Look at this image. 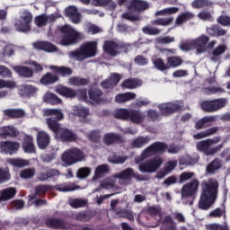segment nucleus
I'll use <instances>...</instances> for the list:
<instances>
[{
    "mask_svg": "<svg viewBox=\"0 0 230 230\" xmlns=\"http://www.w3.org/2000/svg\"><path fill=\"white\" fill-rule=\"evenodd\" d=\"M218 181L208 179L201 183V194L198 202L199 209L208 211L218 199Z\"/></svg>",
    "mask_w": 230,
    "mask_h": 230,
    "instance_id": "nucleus-1",
    "label": "nucleus"
},
{
    "mask_svg": "<svg viewBox=\"0 0 230 230\" xmlns=\"http://www.w3.org/2000/svg\"><path fill=\"white\" fill-rule=\"evenodd\" d=\"M98 55V43L96 41H86L79 49L68 52L69 58H75L78 62H84L87 58H93Z\"/></svg>",
    "mask_w": 230,
    "mask_h": 230,
    "instance_id": "nucleus-2",
    "label": "nucleus"
},
{
    "mask_svg": "<svg viewBox=\"0 0 230 230\" xmlns=\"http://www.w3.org/2000/svg\"><path fill=\"white\" fill-rule=\"evenodd\" d=\"M220 141H222L221 137H216L215 138L202 140L197 144V150H199V152L204 153V155L207 156L217 155V154H218V152H220V150L224 148V142L214 147L211 146H213V145L220 143Z\"/></svg>",
    "mask_w": 230,
    "mask_h": 230,
    "instance_id": "nucleus-3",
    "label": "nucleus"
},
{
    "mask_svg": "<svg viewBox=\"0 0 230 230\" xmlns=\"http://www.w3.org/2000/svg\"><path fill=\"white\" fill-rule=\"evenodd\" d=\"M63 37L60 40L61 46H75L82 40V34L69 25H63L59 28Z\"/></svg>",
    "mask_w": 230,
    "mask_h": 230,
    "instance_id": "nucleus-4",
    "label": "nucleus"
},
{
    "mask_svg": "<svg viewBox=\"0 0 230 230\" xmlns=\"http://www.w3.org/2000/svg\"><path fill=\"white\" fill-rule=\"evenodd\" d=\"M45 114L46 116H52L47 119V125L49 130H51L57 136L62 128L58 121L64 119V113H62V111L58 109H49L45 111Z\"/></svg>",
    "mask_w": 230,
    "mask_h": 230,
    "instance_id": "nucleus-5",
    "label": "nucleus"
},
{
    "mask_svg": "<svg viewBox=\"0 0 230 230\" xmlns=\"http://www.w3.org/2000/svg\"><path fill=\"white\" fill-rule=\"evenodd\" d=\"M168 148V144L164 142H154L149 146H147L141 154L142 159H148L154 155H163Z\"/></svg>",
    "mask_w": 230,
    "mask_h": 230,
    "instance_id": "nucleus-6",
    "label": "nucleus"
},
{
    "mask_svg": "<svg viewBox=\"0 0 230 230\" xmlns=\"http://www.w3.org/2000/svg\"><path fill=\"white\" fill-rule=\"evenodd\" d=\"M162 164H163V158L161 156H155L154 158H151L142 163L138 166V170L142 173H154L155 172H157L159 168H161Z\"/></svg>",
    "mask_w": 230,
    "mask_h": 230,
    "instance_id": "nucleus-7",
    "label": "nucleus"
},
{
    "mask_svg": "<svg viewBox=\"0 0 230 230\" xmlns=\"http://www.w3.org/2000/svg\"><path fill=\"white\" fill-rule=\"evenodd\" d=\"M227 105V99L219 98L212 101H203L200 104L202 111L205 112H217Z\"/></svg>",
    "mask_w": 230,
    "mask_h": 230,
    "instance_id": "nucleus-8",
    "label": "nucleus"
},
{
    "mask_svg": "<svg viewBox=\"0 0 230 230\" xmlns=\"http://www.w3.org/2000/svg\"><path fill=\"white\" fill-rule=\"evenodd\" d=\"M116 177L120 181H132V179H136V181H148V176L139 174V172L134 171V169L130 167L124 169L120 172L117 173Z\"/></svg>",
    "mask_w": 230,
    "mask_h": 230,
    "instance_id": "nucleus-9",
    "label": "nucleus"
},
{
    "mask_svg": "<svg viewBox=\"0 0 230 230\" xmlns=\"http://www.w3.org/2000/svg\"><path fill=\"white\" fill-rule=\"evenodd\" d=\"M199 186L200 182L198 179H192L190 182L181 187V199L193 198L199 193Z\"/></svg>",
    "mask_w": 230,
    "mask_h": 230,
    "instance_id": "nucleus-10",
    "label": "nucleus"
},
{
    "mask_svg": "<svg viewBox=\"0 0 230 230\" xmlns=\"http://www.w3.org/2000/svg\"><path fill=\"white\" fill-rule=\"evenodd\" d=\"M158 109L162 116H172V114H175V112L181 111V109H182V106H181V102H179V101H175L172 102H164L159 104Z\"/></svg>",
    "mask_w": 230,
    "mask_h": 230,
    "instance_id": "nucleus-11",
    "label": "nucleus"
},
{
    "mask_svg": "<svg viewBox=\"0 0 230 230\" xmlns=\"http://www.w3.org/2000/svg\"><path fill=\"white\" fill-rule=\"evenodd\" d=\"M45 226L49 229L67 230L71 228V224L60 217H48L45 219Z\"/></svg>",
    "mask_w": 230,
    "mask_h": 230,
    "instance_id": "nucleus-12",
    "label": "nucleus"
},
{
    "mask_svg": "<svg viewBox=\"0 0 230 230\" xmlns=\"http://www.w3.org/2000/svg\"><path fill=\"white\" fill-rule=\"evenodd\" d=\"M56 137L58 139H59V141H62V143H74L76 141V139H78V136H76L73 130L67 128H61Z\"/></svg>",
    "mask_w": 230,
    "mask_h": 230,
    "instance_id": "nucleus-13",
    "label": "nucleus"
},
{
    "mask_svg": "<svg viewBox=\"0 0 230 230\" xmlns=\"http://www.w3.org/2000/svg\"><path fill=\"white\" fill-rule=\"evenodd\" d=\"M21 148V144L19 142L13 141H4L0 142V150L4 154H9V155H13V154H17Z\"/></svg>",
    "mask_w": 230,
    "mask_h": 230,
    "instance_id": "nucleus-14",
    "label": "nucleus"
},
{
    "mask_svg": "<svg viewBox=\"0 0 230 230\" xmlns=\"http://www.w3.org/2000/svg\"><path fill=\"white\" fill-rule=\"evenodd\" d=\"M37 146L40 150H46L48 146H49V143H51V137L49 134L45 131H39L37 133Z\"/></svg>",
    "mask_w": 230,
    "mask_h": 230,
    "instance_id": "nucleus-15",
    "label": "nucleus"
},
{
    "mask_svg": "<svg viewBox=\"0 0 230 230\" xmlns=\"http://www.w3.org/2000/svg\"><path fill=\"white\" fill-rule=\"evenodd\" d=\"M209 42V36L201 35L192 41L194 48H196L198 53H205L208 51V46Z\"/></svg>",
    "mask_w": 230,
    "mask_h": 230,
    "instance_id": "nucleus-16",
    "label": "nucleus"
},
{
    "mask_svg": "<svg viewBox=\"0 0 230 230\" xmlns=\"http://www.w3.org/2000/svg\"><path fill=\"white\" fill-rule=\"evenodd\" d=\"M22 148L25 154H36L37 148L35 147V143L33 142V137L26 135L22 142Z\"/></svg>",
    "mask_w": 230,
    "mask_h": 230,
    "instance_id": "nucleus-17",
    "label": "nucleus"
},
{
    "mask_svg": "<svg viewBox=\"0 0 230 230\" xmlns=\"http://www.w3.org/2000/svg\"><path fill=\"white\" fill-rule=\"evenodd\" d=\"M102 141L106 146H111L115 145V143H123V137L114 132L106 133L102 137Z\"/></svg>",
    "mask_w": 230,
    "mask_h": 230,
    "instance_id": "nucleus-18",
    "label": "nucleus"
},
{
    "mask_svg": "<svg viewBox=\"0 0 230 230\" xmlns=\"http://www.w3.org/2000/svg\"><path fill=\"white\" fill-rule=\"evenodd\" d=\"M206 31L209 37H215L216 39H218V37H224V35L227 33V31L220 27L218 24H213L207 27Z\"/></svg>",
    "mask_w": 230,
    "mask_h": 230,
    "instance_id": "nucleus-19",
    "label": "nucleus"
},
{
    "mask_svg": "<svg viewBox=\"0 0 230 230\" xmlns=\"http://www.w3.org/2000/svg\"><path fill=\"white\" fill-rule=\"evenodd\" d=\"M128 119L135 125H141L145 121V114L139 110H129Z\"/></svg>",
    "mask_w": 230,
    "mask_h": 230,
    "instance_id": "nucleus-20",
    "label": "nucleus"
},
{
    "mask_svg": "<svg viewBox=\"0 0 230 230\" xmlns=\"http://www.w3.org/2000/svg\"><path fill=\"white\" fill-rule=\"evenodd\" d=\"M51 190V185H37L34 190V194L29 196V200L31 202L37 197H46V193Z\"/></svg>",
    "mask_w": 230,
    "mask_h": 230,
    "instance_id": "nucleus-21",
    "label": "nucleus"
},
{
    "mask_svg": "<svg viewBox=\"0 0 230 230\" xmlns=\"http://www.w3.org/2000/svg\"><path fill=\"white\" fill-rule=\"evenodd\" d=\"M65 15L66 17H69L74 24H78L82 21L78 9L73 5L65 9Z\"/></svg>",
    "mask_w": 230,
    "mask_h": 230,
    "instance_id": "nucleus-22",
    "label": "nucleus"
},
{
    "mask_svg": "<svg viewBox=\"0 0 230 230\" xmlns=\"http://www.w3.org/2000/svg\"><path fill=\"white\" fill-rule=\"evenodd\" d=\"M224 166L222 160L218 157H216L212 162H210L206 167V172L208 175H215L218 170Z\"/></svg>",
    "mask_w": 230,
    "mask_h": 230,
    "instance_id": "nucleus-23",
    "label": "nucleus"
},
{
    "mask_svg": "<svg viewBox=\"0 0 230 230\" xmlns=\"http://www.w3.org/2000/svg\"><path fill=\"white\" fill-rule=\"evenodd\" d=\"M118 49H119V44L113 40H107L104 42L103 50L111 57H116L118 55Z\"/></svg>",
    "mask_w": 230,
    "mask_h": 230,
    "instance_id": "nucleus-24",
    "label": "nucleus"
},
{
    "mask_svg": "<svg viewBox=\"0 0 230 230\" xmlns=\"http://www.w3.org/2000/svg\"><path fill=\"white\" fill-rule=\"evenodd\" d=\"M49 68L53 71V73H55V75H58V76H62L63 78L71 76V75H73V69L68 66H50Z\"/></svg>",
    "mask_w": 230,
    "mask_h": 230,
    "instance_id": "nucleus-25",
    "label": "nucleus"
},
{
    "mask_svg": "<svg viewBox=\"0 0 230 230\" xmlns=\"http://www.w3.org/2000/svg\"><path fill=\"white\" fill-rule=\"evenodd\" d=\"M17 137L19 131L13 126H4L0 128V137L6 139L7 137Z\"/></svg>",
    "mask_w": 230,
    "mask_h": 230,
    "instance_id": "nucleus-26",
    "label": "nucleus"
},
{
    "mask_svg": "<svg viewBox=\"0 0 230 230\" xmlns=\"http://www.w3.org/2000/svg\"><path fill=\"white\" fill-rule=\"evenodd\" d=\"M34 47L36 49H41L47 53H53V51H57V47L49 41H38L34 43Z\"/></svg>",
    "mask_w": 230,
    "mask_h": 230,
    "instance_id": "nucleus-27",
    "label": "nucleus"
},
{
    "mask_svg": "<svg viewBox=\"0 0 230 230\" xmlns=\"http://www.w3.org/2000/svg\"><path fill=\"white\" fill-rule=\"evenodd\" d=\"M88 96L92 100V102H94V103H102L103 102V92L101 89L98 88H92L88 91Z\"/></svg>",
    "mask_w": 230,
    "mask_h": 230,
    "instance_id": "nucleus-28",
    "label": "nucleus"
},
{
    "mask_svg": "<svg viewBox=\"0 0 230 230\" xmlns=\"http://www.w3.org/2000/svg\"><path fill=\"white\" fill-rule=\"evenodd\" d=\"M60 78H58V75L52 74V73H46L40 80V83L42 85H51L52 84H57Z\"/></svg>",
    "mask_w": 230,
    "mask_h": 230,
    "instance_id": "nucleus-29",
    "label": "nucleus"
},
{
    "mask_svg": "<svg viewBox=\"0 0 230 230\" xmlns=\"http://www.w3.org/2000/svg\"><path fill=\"white\" fill-rule=\"evenodd\" d=\"M57 93L65 98H76V91L73 90L70 87L60 85L57 88Z\"/></svg>",
    "mask_w": 230,
    "mask_h": 230,
    "instance_id": "nucleus-30",
    "label": "nucleus"
},
{
    "mask_svg": "<svg viewBox=\"0 0 230 230\" xmlns=\"http://www.w3.org/2000/svg\"><path fill=\"white\" fill-rule=\"evenodd\" d=\"M16 194H17V190H15V188H13V187H9V188L4 189L1 191L0 202H4L6 200H10V199H13Z\"/></svg>",
    "mask_w": 230,
    "mask_h": 230,
    "instance_id": "nucleus-31",
    "label": "nucleus"
},
{
    "mask_svg": "<svg viewBox=\"0 0 230 230\" xmlns=\"http://www.w3.org/2000/svg\"><path fill=\"white\" fill-rule=\"evenodd\" d=\"M217 119H218V117L217 115L205 116L198 122H196L195 127L198 130H200V128H204V127H206L208 123H215Z\"/></svg>",
    "mask_w": 230,
    "mask_h": 230,
    "instance_id": "nucleus-32",
    "label": "nucleus"
},
{
    "mask_svg": "<svg viewBox=\"0 0 230 230\" xmlns=\"http://www.w3.org/2000/svg\"><path fill=\"white\" fill-rule=\"evenodd\" d=\"M4 114L11 119H17L19 118H23L24 111L21 109H7L4 111Z\"/></svg>",
    "mask_w": 230,
    "mask_h": 230,
    "instance_id": "nucleus-33",
    "label": "nucleus"
},
{
    "mask_svg": "<svg viewBox=\"0 0 230 230\" xmlns=\"http://www.w3.org/2000/svg\"><path fill=\"white\" fill-rule=\"evenodd\" d=\"M136 99V93L132 92H127L124 93H119L115 97V102L117 103H127V102H130V100Z\"/></svg>",
    "mask_w": 230,
    "mask_h": 230,
    "instance_id": "nucleus-34",
    "label": "nucleus"
},
{
    "mask_svg": "<svg viewBox=\"0 0 230 230\" xmlns=\"http://www.w3.org/2000/svg\"><path fill=\"white\" fill-rule=\"evenodd\" d=\"M14 70L23 78H33V70L28 66H18L14 67Z\"/></svg>",
    "mask_w": 230,
    "mask_h": 230,
    "instance_id": "nucleus-35",
    "label": "nucleus"
},
{
    "mask_svg": "<svg viewBox=\"0 0 230 230\" xmlns=\"http://www.w3.org/2000/svg\"><path fill=\"white\" fill-rule=\"evenodd\" d=\"M220 128L218 127H212L205 131H201L194 136L195 139H204V137H209V136H213L218 132Z\"/></svg>",
    "mask_w": 230,
    "mask_h": 230,
    "instance_id": "nucleus-36",
    "label": "nucleus"
},
{
    "mask_svg": "<svg viewBox=\"0 0 230 230\" xmlns=\"http://www.w3.org/2000/svg\"><path fill=\"white\" fill-rule=\"evenodd\" d=\"M151 139L152 138L149 136L138 137L132 141L131 145L133 148H143V146H146V145H148L150 143Z\"/></svg>",
    "mask_w": 230,
    "mask_h": 230,
    "instance_id": "nucleus-37",
    "label": "nucleus"
},
{
    "mask_svg": "<svg viewBox=\"0 0 230 230\" xmlns=\"http://www.w3.org/2000/svg\"><path fill=\"white\" fill-rule=\"evenodd\" d=\"M68 84H70V85H75V87L89 85V79L80 76H72L68 79Z\"/></svg>",
    "mask_w": 230,
    "mask_h": 230,
    "instance_id": "nucleus-38",
    "label": "nucleus"
},
{
    "mask_svg": "<svg viewBox=\"0 0 230 230\" xmlns=\"http://www.w3.org/2000/svg\"><path fill=\"white\" fill-rule=\"evenodd\" d=\"M226 49H227V47H226V45L217 46L212 51V57L210 58V60H213V62H218V60H220V55H224L226 53Z\"/></svg>",
    "mask_w": 230,
    "mask_h": 230,
    "instance_id": "nucleus-39",
    "label": "nucleus"
},
{
    "mask_svg": "<svg viewBox=\"0 0 230 230\" xmlns=\"http://www.w3.org/2000/svg\"><path fill=\"white\" fill-rule=\"evenodd\" d=\"M14 28H15L16 31H20L21 33H26V32L31 31V25L27 24L21 19L15 21Z\"/></svg>",
    "mask_w": 230,
    "mask_h": 230,
    "instance_id": "nucleus-40",
    "label": "nucleus"
},
{
    "mask_svg": "<svg viewBox=\"0 0 230 230\" xmlns=\"http://www.w3.org/2000/svg\"><path fill=\"white\" fill-rule=\"evenodd\" d=\"M130 5L137 10V12H145V10H148V8H150V4L143 0H133L130 3Z\"/></svg>",
    "mask_w": 230,
    "mask_h": 230,
    "instance_id": "nucleus-41",
    "label": "nucleus"
},
{
    "mask_svg": "<svg viewBox=\"0 0 230 230\" xmlns=\"http://www.w3.org/2000/svg\"><path fill=\"white\" fill-rule=\"evenodd\" d=\"M195 14L193 13L185 12L180 14L175 21V23L177 26H181V24H184V22H188V21H191V19H194Z\"/></svg>",
    "mask_w": 230,
    "mask_h": 230,
    "instance_id": "nucleus-42",
    "label": "nucleus"
},
{
    "mask_svg": "<svg viewBox=\"0 0 230 230\" xmlns=\"http://www.w3.org/2000/svg\"><path fill=\"white\" fill-rule=\"evenodd\" d=\"M182 62H184V60H182L179 56H171L167 58V66L169 69H172V67L175 68L182 66Z\"/></svg>",
    "mask_w": 230,
    "mask_h": 230,
    "instance_id": "nucleus-43",
    "label": "nucleus"
},
{
    "mask_svg": "<svg viewBox=\"0 0 230 230\" xmlns=\"http://www.w3.org/2000/svg\"><path fill=\"white\" fill-rule=\"evenodd\" d=\"M44 102L49 103V105H60V103H62V99L57 96V94L49 93L44 96Z\"/></svg>",
    "mask_w": 230,
    "mask_h": 230,
    "instance_id": "nucleus-44",
    "label": "nucleus"
},
{
    "mask_svg": "<svg viewBox=\"0 0 230 230\" xmlns=\"http://www.w3.org/2000/svg\"><path fill=\"white\" fill-rule=\"evenodd\" d=\"M72 154L73 152L70 148L64 152L62 155V161L63 163H65V164H66V166H72V164H76V162Z\"/></svg>",
    "mask_w": 230,
    "mask_h": 230,
    "instance_id": "nucleus-45",
    "label": "nucleus"
},
{
    "mask_svg": "<svg viewBox=\"0 0 230 230\" xmlns=\"http://www.w3.org/2000/svg\"><path fill=\"white\" fill-rule=\"evenodd\" d=\"M109 165L107 164H101L97 166V168L94 171V176L93 180L96 181L98 179H102L105 173H109Z\"/></svg>",
    "mask_w": 230,
    "mask_h": 230,
    "instance_id": "nucleus-46",
    "label": "nucleus"
},
{
    "mask_svg": "<svg viewBox=\"0 0 230 230\" xmlns=\"http://www.w3.org/2000/svg\"><path fill=\"white\" fill-rule=\"evenodd\" d=\"M87 138L91 143L99 145L102 141V131L100 129L92 130L87 134Z\"/></svg>",
    "mask_w": 230,
    "mask_h": 230,
    "instance_id": "nucleus-47",
    "label": "nucleus"
},
{
    "mask_svg": "<svg viewBox=\"0 0 230 230\" xmlns=\"http://www.w3.org/2000/svg\"><path fill=\"white\" fill-rule=\"evenodd\" d=\"M163 224L165 226L164 230H177V223L173 221V217L171 215L164 217Z\"/></svg>",
    "mask_w": 230,
    "mask_h": 230,
    "instance_id": "nucleus-48",
    "label": "nucleus"
},
{
    "mask_svg": "<svg viewBox=\"0 0 230 230\" xmlns=\"http://www.w3.org/2000/svg\"><path fill=\"white\" fill-rule=\"evenodd\" d=\"M173 22V17L169 18H158L151 21L152 26H170Z\"/></svg>",
    "mask_w": 230,
    "mask_h": 230,
    "instance_id": "nucleus-49",
    "label": "nucleus"
},
{
    "mask_svg": "<svg viewBox=\"0 0 230 230\" xmlns=\"http://www.w3.org/2000/svg\"><path fill=\"white\" fill-rule=\"evenodd\" d=\"M130 112V110L127 109H118L114 112V118L116 119H123L124 121L128 120V114Z\"/></svg>",
    "mask_w": 230,
    "mask_h": 230,
    "instance_id": "nucleus-50",
    "label": "nucleus"
},
{
    "mask_svg": "<svg viewBox=\"0 0 230 230\" xmlns=\"http://www.w3.org/2000/svg\"><path fill=\"white\" fill-rule=\"evenodd\" d=\"M93 217L94 215L90 211H82L75 216V220L77 222H89Z\"/></svg>",
    "mask_w": 230,
    "mask_h": 230,
    "instance_id": "nucleus-51",
    "label": "nucleus"
},
{
    "mask_svg": "<svg viewBox=\"0 0 230 230\" xmlns=\"http://www.w3.org/2000/svg\"><path fill=\"white\" fill-rule=\"evenodd\" d=\"M153 64L158 71H168L170 69V66H168V63H165L164 60L161 58H157L155 60H153Z\"/></svg>",
    "mask_w": 230,
    "mask_h": 230,
    "instance_id": "nucleus-52",
    "label": "nucleus"
},
{
    "mask_svg": "<svg viewBox=\"0 0 230 230\" xmlns=\"http://www.w3.org/2000/svg\"><path fill=\"white\" fill-rule=\"evenodd\" d=\"M137 85H141V80L139 79H127L122 83L124 89H136Z\"/></svg>",
    "mask_w": 230,
    "mask_h": 230,
    "instance_id": "nucleus-53",
    "label": "nucleus"
},
{
    "mask_svg": "<svg viewBox=\"0 0 230 230\" xmlns=\"http://www.w3.org/2000/svg\"><path fill=\"white\" fill-rule=\"evenodd\" d=\"M35 87L33 85H24L22 86L19 94L20 96H23L24 98H30L31 94H34Z\"/></svg>",
    "mask_w": 230,
    "mask_h": 230,
    "instance_id": "nucleus-54",
    "label": "nucleus"
},
{
    "mask_svg": "<svg viewBox=\"0 0 230 230\" xmlns=\"http://www.w3.org/2000/svg\"><path fill=\"white\" fill-rule=\"evenodd\" d=\"M7 163L16 168H24V166H28V161L21 158H10Z\"/></svg>",
    "mask_w": 230,
    "mask_h": 230,
    "instance_id": "nucleus-55",
    "label": "nucleus"
},
{
    "mask_svg": "<svg viewBox=\"0 0 230 230\" xmlns=\"http://www.w3.org/2000/svg\"><path fill=\"white\" fill-rule=\"evenodd\" d=\"M191 6L195 9L206 8V6H213V2L209 0H194L191 3Z\"/></svg>",
    "mask_w": 230,
    "mask_h": 230,
    "instance_id": "nucleus-56",
    "label": "nucleus"
},
{
    "mask_svg": "<svg viewBox=\"0 0 230 230\" xmlns=\"http://www.w3.org/2000/svg\"><path fill=\"white\" fill-rule=\"evenodd\" d=\"M142 31L143 33H145V35H152V36L159 35L161 33V30L159 28L152 27L150 25H146L143 27Z\"/></svg>",
    "mask_w": 230,
    "mask_h": 230,
    "instance_id": "nucleus-57",
    "label": "nucleus"
},
{
    "mask_svg": "<svg viewBox=\"0 0 230 230\" xmlns=\"http://www.w3.org/2000/svg\"><path fill=\"white\" fill-rule=\"evenodd\" d=\"M116 215L121 218H127L128 220H130V222H134V214H132V211L128 209H119L116 212Z\"/></svg>",
    "mask_w": 230,
    "mask_h": 230,
    "instance_id": "nucleus-58",
    "label": "nucleus"
},
{
    "mask_svg": "<svg viewBox=\"0 0 230 230\" xmlns=\"http://www.w3.org/2000/svg\"><path fill=\"white\" fill-rule=\"evenodd\" d=\"M72 150V155L75 161V163H80V161H84L85 155H84V151L80 150L76 147L70 148Z\"/></svg>",
    "mask_w": 230,
    "mask_h": 230,
    "instance_id": "nucleus-59",
    "label": "nucleus"
},
{
    "mask_svg": "<svg viewBox=\"0 0 230 230\" xmlns=\"http://www.w3.org/2000/svg\"><path fill=\"white\" fill-rule=\"evenodd\" d=\"M35 176V169L27 168L20 172L21 179H32Z\"/></svg>",
    "mask_w": 230,
    "mask_h": 230,
    "instance_id": "nucleus-60",
    "label": "nucleus"
},
{
    "mask_svg": "<svg viewBox=\"0 0 230 230\" xmlns=\"http://www.w3.org/2000/svg\"><path fill=\"white\" fill-rule=\"evenodd\" d=\"M17 83L14 81L0 79V89H15Z\"/></svg>",
    "mask_w": 230,
    "mask_h": 230,
    "instance_id": "nucleus-61",
    "label": "nucleus"
},
{
    "mask_svg": "<svg viewBox=\"0 0 230 230\" xmlns=\"http://www.w3.org/2000/svg\"><path fill=\"white\" fill-rule=\"evenodd\" d=\"M195 177V172H183L181 173L178 183L182 184V182H186V181H190V179H193Z\"/></svg>",
    "mask_w": 230,
    "mask_h": 230,
    "instance_id": "nucleus-62",
    "label": "nucleus"
},
{
    "mask_svg": "<svg viewBox=\"0 0 230 230\" xmlns=\"http://www.w3.org/2000/svg\"><path fill=\"white\" fill-rule=\"evenodd\" d=\"M35 24L39 28H42V26H46L48 24V16L46 14H41L35 17Z\"/></svg>",
    "mask_w": 230,
    "mask_h": 230,
    "instance_id": "nucleus-63",
    "label": "nucleus"
},
{
    "mask_svg": "<svg viewBox=\"0 0 230 230\" xmlns=\"http://www.w3.org/2000/svg\"><path fill=\"white\" fill-rule=\"evenodd\" d=\"M217 22L221 26H230V16L222 14L217 19Z\"/></svg>",
    "mask_w": 230,
    "mask_h": 230,
    "instance_id": "nucleus-64",
    "label": "nucleus"
}]
</instances>
